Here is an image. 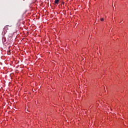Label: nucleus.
Instances as JSON below:
<instances>
[{
	"label": "nucleus",
	"mask_w": 128,
	"mask_h": 128,
	"mask_svg": "<svg viewBox=\"0 0 128 128\" xmlns=\"http://www.w3.org/2000/svg\"><path fill=\"white\" fill-rule=\"evenodd\" d=\"M4 32H6V30H8V25H7V26H4Z\"/></svg>",
	"instance_id": "nucleus-1"
},
{
	"label": "nucleus",
	"mask_w": 128,
	"mask_h": 128,
	"mask_svg": "<svg viewBox=\"0 0 128 128\" xmlns=\"http://www.w3.org/2000/svg\"><path fill=\"white\" fill-rule=\"evenodd\" d=\"M58 2H60V0H55L54 4H58Z\"/></svg>",
	"instance_id": "nucleus-2"
},
{
	"label": "nucleus",
	"mask_w": 128,
	"mask_h": 128,
	"mask_svg": "<svg viewBox=\"0 0 128 128\" xmlns=\"http://www.w3.org/2000/svg\"><path fill=\"white\" fill-rule=\"evenodd\" d=\"M100 20H101V22H104V18H101Z\"/></svg>",
	"instance_id": "nucleus-3"
},
{
	"label": "nucleus",
	"mask_w": 128,
	"mask_h": 128,
	"mask_svg": "<svg viewBox=\"0 0 128 128\" xmlns=\"http://www.w3.org/2000/svg\"><path fill=\"white\" fill-rule=\"evenodd\" d=\"M8 54H10V51L8 52Z\"/></svg>",
	"instance_id": "nucleus-4"
},
{
	"label": "nucleus",
	"mask_w": 128,
	"mask_h": 128,
	"mask_svg": "<svg viewBox=\"0 0 128 128\" xmlns=\"http://www.w3.org/2000/svg\"><path fill=\"white\" fill-rule=\"evenodd\" d=\"M62 4H64V2H62Z\"/></svg>",
	"instance_id": "nucleus-5"
}]
</instances>
